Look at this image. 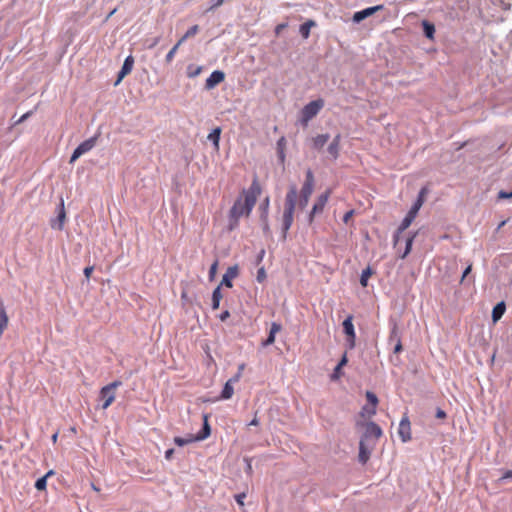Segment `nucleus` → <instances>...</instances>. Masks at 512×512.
Returning a JSON list of instances; mask_svg holds the SVG:
<instances>
[{
  "instance_id": "61",
  "label": "nucleus",
  "mask_w": 512,
  "mask_h": 512,
  "mask_svg": "<svg viewBox=\"0 0 512 512\" xmlns=\"http://www.w3.org/2000/svg\"><path fill=\"white\" fill-rule=\"evenodd\" d=\"M244 366H245L244 364H241V365L239 366V371H238V372L242 373V371H243V369H244Z\"/></svg>"
},
{
  "instance_id": "16",
  "label": "nucleus",
  "mask_w": 512,
  "mask_h": 512,
  "mask_svg": "<svg viewBox=\"0 0 512 512\" xmlns=\"http://www.w3.org/2000/svg\"><path fill=\"white\" fill-rule=\"evenodd\" d=\"M382 8H383L382 5H377L374 7H368L361 11H358L354 14L353 20L358 23V22L364 20L365 18L373 15L376 11L381 10Z\"/></svg>"
},
{
  "instance_id": "57",
  "label": "nucleus",
  "mask_w": 512,
  "mask_h": 512,
  "mask_svg": "<svg viewBox=\"0 0 512 512\" xmlns=\"http://www.w3.org/2000/svg\"><path fill=\"white\" fill-rule=\"evenodd\" d=\"M52 442L55 444L58 440V432L54 433L51 437Z\"/></svg>"
},
{
  "instance_id": "45",
  "label": "nucleus",
  "mask_w": 512,
  "mask_h": 512,
  "mask_svg": "<svg viewBox=\"0 0 512 512\" xmlns=\"http://www.w3.org/2000/svg\"><path fill=\"white\" fill-rule=\"evenodd\" d=\"M93 270H94L93 266H88V267L84 268V275L87 279H89L91 277Z\"/></svg>"
},
{
  "instance_id": "3",
  "label": "nucleus",
  "mask_w": 512,
  "mask_h": 512,
  "mask_svg": "<svg viewBox=\"0 0 512 512\" xmlns=\"http://www.w3.org/2000/svg\"><path fill=\"white\" fill-rule=\"evenodd\" d=\"M427 194H428V188L427 187H423L420 190L419 194H418L417 200L412 205V207L408 211L407 215L402 220V222H401L400 226L398 227L396 233L394 234V237H393L394 245L398 244V242L400 240V234L402 232H404L411 225V223L414 221V219L416 218L420 208L422 207V205L425 202V197H426Z\"/></svg>"
},
{
  "instance_id": "15",
  "label": "nucleus",
  "mask_w": 512,
  "mask_h": 512,
  "mask_svg": "<svg viewBox=\"0 0 512 512\" xmlns=\"http://www.w3.org/2000/svg\"><path fill=\"white\" fill-rule=\"evenodd\" d=\"M374 446H375V443L368 444V443H365V440H360L358 458H359V461L362 464H366L367 463V461L370 458L371 451H372Z\"/></svg>"
},
{
  "instance_id": "23",
  "label": "nucleus",
  "mask_w": 512,
  "mask_h": 512,
  "mask_svg": "<svg viewBox=\"0 0 512 512\" xmlns=\"http://www.w3.org/2000/svg\"><path fill=\"white\" fill-rule=\"evenodd\" d=\"M223 298L220 286H217L212 293V309L217 310L220 306V301Z\"/></svg>"
},
{
  "instance_id": "27",
  "label": "nucleus",
  "mask_w": 512,
  "mask_h": 512,
  "mask_svg": "<svg viewBox=\"0 0 512 512\" xmlns=\"http://www.w3.org/2000/svg\"><path fill=\"white\" fill-rule=\"evenodd\" d=\"M315 26V22L313 20H308L300 26V34L304 39H307L310 36V29Z\"/></svg>"
},
{
  "instance_id": "51",
  "label": "nucleus",
  "mask_w": 512,
  "mask_h": 512,
  "mask_svg": "<svg viewBox=\"0 0 512 512\" xmlns=\"http://www.w3.org/2000/svg\"><path fill=\"white\" fill-rule=\"evenodd\" d=\"M436 417L439 419H444L446 417V413L443 410L438 409L437 413H436Z\"/></svg>"
},
{
  "instance_id": "48",
  "label": "nucleus",
  "mask_w": 512,
  "mask_h": 512,
  "mask_svg": "<svg viewBox=\"0 0 512 512\" xmlns=\"http://www.w3.org/2000/svg\"><path fill=\"white\" fill-rule=\"evenodd\" d=\"M353 213L354 211L353 210H350L348 212L345 213V215L343 216V222L344 223H348V221L351 219V217L353 216Z\"/></svg>"
},
{
  "instance_id": "14",
  "label": "nucleus",
  "mask_w": 512,
  "mask_h": 512,
  "mask_svg": "<svg viewBox=\"0 0 512 512\" xmlns=\"http://www.w3.org/2000/svg\"><path fill=\"white\" fill-rule=\"evenodd\" d=\"M225 79L224 72L220 70L213 71L210 76L206 79L205 88L207 90L213 89L215 86L223 82Z\"/></svg>"
},
{
  "instance_id": "4",
  "label": "nucleus",
  "mask_w": 512,
  "mask_h": 512,
  "mask_svg": "<svg viewBox=\"0 0 512 512\" xmlns=\"http://www.w3.org/2000/svg\"><path fill=\"white\" fill-rule=\"evenodd\" d=\"M356 426L364 429L361 440H365V443L376 444V441L382 436V429L375 422L357 421Z\"/></svg>"
},
{
  "instance_id": "29",
  "label": "nucleus",
  "mask_w": 512,
  "mask_h": 512,
  "mask_svg": "<svg viewBox=\"0 0 512 512\" xmlns=\"http://www.w3.org/2000/svg\"><path fill=\"white\" fill-rule=\"evenodd\" d=\"M197 441L195 436L194 435H188L187 437H175L174 438V443L178 446H185L187 444H190L192 442H195Z\"/></svg>"
},
{
  "instance_id": "39",
  "label": "nucleus",
  "mask_w": 512,
  "mask_h": 512,
  "mask_svg": "<svg viewBox=\"0 0 512 512\" xmlns=\"http://www.w3.org/2000/svg\"><path fill=\"white\" fill-rule=\"evenodd\" d=\"M284 144H285V138H284V137H281V138L278 140L277 145H278V147L280 148V157H281V159H282V160H284V157H285V156H284L283 149H282V147L284 146Z\"/></svg>"
},
{
  "instance_id": "24",
  "label": "nucleus",
  "mask_w": 512,
  "mask_h": 512,
  "mask_svg": "<svg viewBox=\"0 0 512 512\" xmlns=\"http://www.w3.org/2000/svg\"><path fill=\"white\" fill-rule=\"evenodd\" d=\"M505 303L500 302L498 303L492 310V319L494 322H497L504 314L505 312Z\"/></svg>"
},
{
  "instance_id": "21",
  "label": "nucleus",
  "mask_w": 512,
  "mask_h": 512,
  "mask_svg": "<svg viewBox=\"0 0 512 512\" xmlns=\"http://www.w3.org/2000/svg\"><path fill=\"white\" fill-rule=\"evenodd\" d=\"M203 419L204 423L202 430L198 434L194 435L197 441L206 439L211 433L210 425L208 423V416L204 415Z\"/></svg>"
},
{
  "instance_id": "1",
  "label": "nucleus",
  "mask_w": 512,
  "mask_h": 512,
  "mask_svg": "<svg viewBox=\"0 0 512 512\" xmlns=\"http://www.w3.org/2000/svg\"><path fill=\"white\" fill-rule=\"evenodd\" d=\"M260 194L261 186L258 180L254 179L250 187L242 191L229 211V231L234 230L238 226L241 217H248L250 215Z\"/></svg>"
},
{
  "instance_id": "9",
  "label": "nucleus",
  "mask_w": 512,
  "mask_h": 512,
  "mask_svg": "<svg viewBox=\"0 0 512 512\" xmlns=\"http://www.w3.org/2000/svg\"><path fill=\"white\" fill-rule=\"evenodd\" d=\"M97 142V136L91 137L85 141H83L81 144L78 145V147L74 150V152L71 155L70 163H74L80 156L83 154L89 152L93 149V147L96 145Z\"/></svg>"
},
{
  "instance_id": "43",
  "label": "nucleus",
  "mask_w": 512,
  "mask_h": 512,
  "mask_svg": "<svg viewBox=\"0 0 512 512\" xmlns=\"http://www.w3.org/2000/svg\"><path fill=\"white\" fill-rule=\"evenodd\" d=\"M225 0H212V5L210 6L209 10H213L218 8L224 3Z\"/></svg>"
},
{
  "instance_id": "50",
  "label": "nucleus",
  "mask_w": 512,
  "mask_h": 512,
  "mask_svg": "<svg viewBox=\"0 0 512 512\" xmlns=\"http://www.w3.org/2000/svg\"><path fill=\"white\" fill-rule=\"evenodd\" d=\"M173 454H174V449H168L166 452H165V458L166 460H171L172 457H173Z\"/></svg>"
},
{
  "instance_id": "44",
  "label": "nucleus",
  "mask_w": 512,
  "mask_h": 512,
  "mask_svg": "<svg viewBox=\"0 0 512 512\" xmlns=\"http://www.w3.org/2000/svg\"><path fill=\"white\" fill-rule=\"evenodd\" d=\"M287 23H281V24H278L276 27H275V34L276 35H279L286 27H287Z\"/></svg>"
},
{
  "instance_id": "54",
  "label": "nucleus",
  "mask_w": 512,
  "mask_h": 512,
  "mask_svg": "<svg viewBox=\"0 0 512 512\" xmlns=\"http://www.w3.org/2000/svg\"><path fill=\"white\" fill-rule=\"evenodd\" d=\"M240 377H241V373L238 372L233 378L229 379V381H231L232 383H236L239 381Z\"/></svg>"
},
{
  "instance_id": "28",
  "label": "nucleus",
  "mask_w": 512,
  "mask_h": 512,
  "mask_svg": "<svg viewBox=\"0 0 512 512\" xmlns=\"http://www.w3.org/2000/svg\"><path fill=\"white\" fill-rule=\"evenodd\" d=\"M54 475V471L53 470H49L43 477L39 478L36 483H35V488L37 490H45L46 489V486H47V479Z\"/></svg>"
},
{
  "instance_id": "26",
  "label": "nucleus",
  "mask_w": 512,
  "mask_h": 512,
  "mask_svg": "<svg viewBox=\"0 0 512 512\" xmlns=\"http://www.w3.org/2000/svg\"><path fill=\"white\" fill-rule=\"evenodd\" d=\"M348 362V358H347V355L346 353L343 355L342 359L340 360V362L338 363V365L335 367L334 369V372L331 376L332 380H337L341 377L342 373H341V369L343 366H345Z\"/></svg>"
},
{
  "instance_id": "49",
  "label": "nucleus",
  "mask_w": 512,
  "mask_h": 512,
  "mask_svg": "<svg viewBox=\"0 0 512 512\" xmlns=\"http://www.w3.org/2000/svg\"><path fill=\"white\" fill-rule=\"evenodd\" d=\"M229 317H230V313H229V311H228V310L223 311V312L220 314V316H219V318H220V320H221V321H225V320H226V319H228Z\"/></svg>"
},
{
  "instance_id": "47",
  "label": "nucleus",
  "mask_w": 512,
  "mask_h": 512,
  "mask_svg": "<svg viewBox=\"0 0 512 512\" xmlns=\"http://www.w3.org/2000/svg\"><path fill=\"white\" fill-rule=\"evenodd\" d=\"M471 270H472V264H469L463 272L461 282L464 281V279L468 276V274L471 272Z\"/></svg>"
},
{
  "instance_id": "46",
  "label": "nucleus",
  "mask_w": 512,
  "mask_h": 512,
  "mask_svg": "<svg viewBox=\"0 0 512 512\" xmlns=\"http://www.w3.org/2000/svg\"><path fill=\"white\" fill-rule=\"evenodd\" d=\"M498 197L500 199H508V198H511L512 197V191L510 193L508 192H505V191H500L499 194H498Z\"/></svg>"
},
{
  "instance_id": "17",
  "label": "nucleus",
  "mask_w": 512,
  "mask_h": 512,
  "mask_svg": "<svg viewBox=\"0 0 512 512\" xmlns=\"http://www.w3.org/2000/svg\"><path fill=\"white\" fill-rule=\"evenodd\" d=\"M133 64H134L133 57L132 56H128L125 59L120 72L118 73V78H117V81L115 83L116 85L119 84L121 82V80L132 71Z\"/></svg>"
},
{
  "instance_id": "22",
  "label": "nucleus",
  "mask_w": 512,
  "mask_h": 512,
  "mask_svg": "<svg viewBox=\"0 0 512 512\" xmlns=\"http://www.w3.org/2000/svg\"><path fill=\"white\" fill-rule=\"evenodd\" d=\"M65 219H66V213H65V208H64V202L62 200L59 205V213H58V217H57L58 225H55V223L53 222L51 224L52 228H57L58 230H62L64 223H65Z\"/></svg>"
},
{
  "instance_id": "12",
  "label": "nucleus",
  "mask_w": 512,
  "mask_h": 512,
  "mask_svg": "<svg viewBox=\"0 0 512 512\" xmlns=\"http://www.w3.org/2000/svg\"><path fill=\"white\" fill-rule=\"evenodd\" d=\"M239 275V267L238 265L230 266L227 268L226 272L223 275L222 281L220 283V288L225 286L227 288H232V281L237 278Z\"/></svg>"
},
{
  "instance_id": "7",
  "label": "nucleus",
  "mask_w": 512,
  "mask_h": 512,
  "mask_svg": "<svg viewBox=\"0 0 512 512\" xmlns=\"http://www.w3.org/2000/svg\"><path fill=\"white\" fill-rule=\"evenodd\" d=\"M314 188V176L312 171L309 169L306 172V179L302 186L301 192H300V206L301 208L306 207L308 204L309 198L311 194L313 193Z\"/></svg>"
},
{
  "instance_id": "34",
  "label": "nucleus",
  "mask_w": 512,
  "mask_h": 512,
  "mask_svg": "<svg viewBox=\"0 0 512 512\" xmlns=\"http://www.w3.org/2000/svg\"><path fill=\"white\" fill-rule=\"evenodd\" d=\"M415 236L416 234H413L411 237L407 238L406 248L403 255L401 256L402 259L405 258L410 253Z\"/></svg>"
},
{
  "instance_id": "19",
  "label": "nucleus",
  "mask_w": 512,
  "mask_h": 512,
  "mask_svg": "<svg viewBox=\"0 0 512 512\" xmlns=\"http://www.w3.org/2000/svg\"><path fill=\"white\" fill-rule=\"evenodd\" d=\"M281 325L279 323L273 322L271 324L270 332L267 339L263 342L264 346L272 345L275 342L276 334L281 330Z\"/></svg>"
},
{
  "instance_id": "25",
  "label": "nucleus",
  "mask_w": 512,
  "mask_h": 512,
  "mask_svg": "<svg viewBox=\"0 0 512 512\" xmlns=\"http://www.w3.org/2000/svg\"><path fill=\"white\" fill-rule=\"evenodd\" d=\"M220 135H221V128L216 127L215 129L212 130V132L207 137L208 140H210L213 143L216 150L219 149Z\"/></svg>"
},
{
  "instance_id": "32",
  "label": "nucleus",
  "mask_w": 512,
  "mask_h": 512,
  "mask_svg": "<svg viewBox=\"0 0 512 512\" xmlns=\"http://www.w3.org/2000/svg\"><path fill=\"white\" fill-rule=\"evenodd\" d=\"M422 25H423L425 36L429 39H433L434 33H435L434 25L426 20L422 22Z\"/></svg>"
},
{
  "instance_id": "58",
  "label": "nucleus",
  "mask_w": 512,
  "mask_h": 512,
  "mask_svg": "<svg viewBox=\"0 0 512 512\" xmlns=\"http://www.w3.org/2000/svg\"><path fill=\"white\" fill-rule=\"evenodd\" d=\"M158 42H159V38L157 37V38H155V39L153 40V42L151 43V45H149V48H153L155 45H157V43H158Z\"/></svg>"
},
{
  "instance_id": "55",
  "label": "nucleus",
  "mask_w": 512,
  "mask_h": 512,
  "mask_svg": "<svg viewBox=\"0 0 512 512\" xmlns=\"http://www.w3.org/2000/svg\"><path fill=\"white\" fill-rule=\"evenodd\" d=\"M187 39L188 38L185 35H183L175 45H178L179 48Z\"/></svg>"
},
{
  "instance_id": "42",
  "label": "nucleus",
  "mask_w": 512,
  "mask_h": 512,
  "mask_svg": "<svg viewBox=\"0 0 512 512\" xmlns=\"http://www.w3.org/2000/svg\"><path fill=\"white\" fill-rule=\"evenodd\" d=\"M246 497V494L245 493H241V494H238L235 496V499H236V502L240 505V506H243L244 505V498Z\"/></svg>"
},
{
  "instance_id": "6",
  "label": "nucleus",
  "mask_w": 512,
  "mask_h": 512,
  "mask_svg": "<svg viewBox=\"0 0 512 512\" xmlns=\"http://www.w3.org/2000/svg\"><path fill=\"white\" fill-rule=\"evenodd\" d=\"M122 385L121 381H113L100 390V399L103 400L102 408L107 409L115 400V391Z\"/></svg>"
},
{
  "instance_id": "38",
  "label": "nucleus",
  "mask_w": 512,
  "mask_h": 512,
  "mask_svg": "<svg viewBox=\"0 0 512 512\" xmlns=\"http://www.w3.org/2000/svg\"><path fill=\"white\" fill-rule=\"evenodd\" d=\"M199 31V26L198 25H193L192 27H190L186 33L184 34L187 38H190V37H193L195 36Z\"/></svg>"
},
{
  "instance_id": "52",
  "label": "nucleus",
  "mask_w": 512,
  "mask_h": 512,
  "mask_svg": "<svg viewBox=\"0 0 512 512\" xmlns=\"http://www.w3.org/2000/svg\"><path fill=\"white\" fill-rule=\"evenodd\" d=\"M401 351H402V344H401V341L399 340L394 347V353H399Z\"/></svg>"
},
{
  "instance_id": "20",
  "label": "nucleus",
  "mask_w": 512,
  "mask_h": 512,
  "mask_svg": "<svg viewBox=\"0 0 512 512\" xmlns=\"http://www.w3.org/2000/svg\"><path fill=\"white\" fill-rule=\"evenodd\" d=\"M329 134H320L312 138V147L316 150H321L328 142Z\"/></svg>"
},
{
  "instance_id": "31",
  "label": "nucleus",
  "mask_w": 512,
  "mask_h": 512,
  "mask_svg": "<svg viewBox=\"0 0 512 512\" xmlns=\"http://www.w3.org/2000/svg\"><path fill=\"white\" fill-rule=\"evenodd\" d=\"M232 384L233 383L229 380L226 382V384L224 385V388L222 390V393H221L222 399H230L233 396L234 389H233Z\"/></svg>"
},
{
  "instance_id": "53",
  "label": "nucleus",
  "mask_w": 512,
  "mask_h": 512,
  "mask_svg": "<svg viewBox=\"0 0 512 512\" xmlns=\"http://www.w3.org/2000/svg\"><path fill=\"white\" fill-rule=\"evenodd\" d=\"M507 478H512V470L505 471L503 476L501 477V480L507 479Z\"/></svg>"
},
{
  "instance_id": "60",
  "label": "nucleus",
  "mask_w": 512,
  "mask_h": 512,
  "mask_svg": "<svg viewBox=\"0 0 512 512\" xmlns=\"http://www.w3.org/2000/svg\"><path fill=\"white\" fill-rule=\"evenodd\" d=\"M506 220L502 221L499 226H498V229L502 228L505 224H506Z\"/></svg>"
},
{
  "instance_id": "41",
  "label": "nucleus",
  "mask_w": 512,
  "mask_h": 512,
  "mask_svg": "<svg viewBox=\"0 0 512 512\" xmlns=\"http://www.w3.org/2000/svg\"><path fill=\"white\" fill-rule=\"evenodd\" d=\"M32 111H28L26 112L25 114H23L16 122L15 124H20L22 122H24L26 119H28L31 115H32Z\"/></svg>"
},
{
  "instance_id": "8",
  "label": "nucleus",
  "mask_w": 512,
  "mask_h": 512,
  "mask_svg": "<svg viewBox=\"0 0 512 512\" xmlns=\"http://www.w3.org/2000/svg\"><path fill=\"white\" fill-rule=\"evenodd\" d=\"M366 399L368 404L362 407L359 416L363 419H370L376 414L379 401L377 396L371 391L366 392Z\"/></svg>"
},
{
  "instance_id": "2",
  "label": "nucleus",
  "mask_w": 512,
  "mask_h": 512,
  "mask_svg": "<svg viewBox=\"0 0 512 512\" xmlns=\"http://www.w3.org/2000/svg\"><path fill=\"white\" fill-rule=\"evenodd\" d=\"M297 200V188L291 186L286 194L284 211L282 216V239L286 240L289 229L291 228L294 220V211Z\"/></svg>"
},
{
  "instance_id": "36",
  "label": "nucleus",
  "mask_w": 512,
  "mask_h": 512,
  "mask_svg": "<svg viewBox=\"0 0 512 512\" xmlns=\"http://www.w3.org/2000/svg\"><path fill=\"white\" fill-rule=\"evenodd\" d=\"M267 275H266V271L264 269V267H261L258 269L257 271V275H256V279L259 283H262L265 281Z\"/></svg>"
},
{
  "instance_id": "35",
  "label": "nucleus",
  "mask_w": 512,
  "mask_h": 512,
  "mask_svg": "<svg viewBox=\"0 0 512 512\" xmlns=\"http://www.w3.org/2000/svg\"><path fill=\"white\" fill-rule=\"evenodd\" d=\"M178 49H179V48H178V45H174V46L172 47V49L167 53V55H166V57H165V61H166L167 63H171V62H172V60L174 59L175 54L177 53Z\"/></svg>"
},
{
  "instance_id": "33",
  "label": "nucleus",
  "mask_w": 512,
  "mask_h": 512,
  "mask_svg": "<svg viewBox=\"0 0 512 512\" xmlns=\"http://www.w3.org/2000/svg\"><path fill=\"white\" fill-rule=\"evenodd\" d=\"M373 274V271L370 267H367L366 269H364L361 273V277H360V284L362 287H366L367 284H368V279L371 277V275Z\"/></svg>"
},
{
  "instance_id": "18",
  "label": "nucleus",
  "mask_w": 512,
  "mask_h": 512,
  "mask_svg": "<svg viewBox=\"0 0 512 512\" xmlns=\"http://www.w3.org/2000/svg\"><path fill=\"white\" fill-rule=\"evenodd\" d=\"M340 141H341V135L337 134L330 145L328 146V152L333 157V159H337L339 156V149H340Z\"/></svg>"
},
{
  "instance_id": "30",
  "label": "nucleus",
  "mask_w": 512,
  "mask_h": 512,
  "mask_svg": "<svg viewBox=\"0 0 512 512\" xmlns=\"http://www.w3.org/2000/svg\"><path fill=\"white\" fill-rule=\"evenodd\" d=\"M260 208L262 209V218L265 221L264 230L268 231L269 230V226L267 223V214H268V208H269V198L268 197H266L264 199V201L261 203Z\"/></svg>"
},
{
  "instance_id": "13",
  "label": "nucleus",
  "mask_w": 512,
  "mask_h": 512,
  "mask_svg": "<svg viewBox=\"0 0 512 512\" xmlns=\"http://www.w3.org/2000/svg\"><path fill=\"white\" fill-rule=\"evenodd\" d=\"M398 434L403 442L411 440V425L407 416L401 419Z\"/></svg>"
},
{
  "instance_id": "11",
  "label": "nucleus",
  "mask_w": 512,
  "mask_h": 512,
  "mask_svg": "<svg viewBox=\"0 0 512 512\" xmlns=\"http://www.w3.org/2000/svg\"><path fill=\"white\" fill-rule=\"evenodd\" d=\"M352 320H353V316L349 315L342 323L343 331L347 336V342H348L350 349L354 348L355 339H356L354 325H353Z\"/></svg>"
},
{
  "instance_id": "5",
  "label": "nucleus",
  "mask_w": 512,
  "mask_h": 512,
  "mask_svg": "<svg viewBox=\"0 0 512 512\" xmlns=\"http://www.w3.org/2000/svg\"><path fill=\"white\" fill-rule=\"evenodd\" d=\"M324 101L322 99L314 100L306 104L301 110V122L304 125L313 119L323 108Z\"/></svg>"
},
{
  "instance_id": "40",
  "label": "nucleus",
  "mask_w": 512,
  "mask_h": 512,
  "mask_svg": "<svg viewBox=\"0 0 512 512\" xmlns=\"http://www.w3.org/2000/svg\"><path fill=\"white\" fill-rule=\"evenodd\" d=\"M217 267H218V262L215 261L211 267H210V270H209V277L210 279H213L215 274H216V271H217Z\"/></svg>"
},
{
  "instance_id": "10",
  "label": "nucleus",
  "mask_w": 512,
  "mask_h": 512,
  "mask_svg": "<svg viewBox=\"0 0 512 512\" xmlns=\"http://www.w3.org/2000/svg\"><path fill=\"white\" fill-rule=\"evenodd\" d=\"M331 195V190L328 189L325 191V193L321 194L316 202L314 203L311 213L309 215V222L312 223L315 215L321 213L324 210V207L326 206L328 199Z\"/></svg>"
},
{
  "instance_id": "62",
  "label": "nucleus",
  "mask_w": 512,
  "mask_h": 512,
  "mask_svg": "<svg viewBox=\"0 0 512 512\" xmlns=\"http://www.w3.org/2000/svg\"><path fill=\"white\" fill-rule=\"evenodd\" d=\"M2 449V446L0 445V450Z\"/></svg>"
},
{
  "instance_id": "37",
  "label": "nucleus",
  "mask_w": 512,
  "mask_h": 512,
  "mask_svg": "<svg viewBox=\"0 0 512 512\" xmlns=\"http://www.w3.org/2000/svg\"><path fill=\"white\" fill-rule=\"evenodd\" d=\"M201 71H202V67H200V66H197L194 69H192V67L190 66L188 68V76L190 78H194V77L198 76L201 73Z\"/></svg>"
},
{
  "instance_id": "56",
  "label": "nucleus",
  "mask_w": 512,
  "mask_h": 512,
  "mask_svg": "<svg viewBox=\"0 0 512 512\" xmlns=\"http://www.w3.org/2000/svg\"><path fill=\"white\" fill-rule=\"evenodd\" d=\"M258 424H259V420L256 416L249 423V425H251V426H257Z\"/></svg>"
},
{
  "instance_id": "59",
  "label": "nucleus",
  "mask_w": 512,
  "mask_h": 512,
  "mask_svg": "<svg viewBox=\"0 0 512 512\" xmlns=\"http://www.w3.org/2000/svg\"><path fill=\"white\" fill-rule=\"evenodd\" d=\"M503 9L504 10H509L510 9V4L509 3H503Z\"/></svg>"
}]
</instances>
